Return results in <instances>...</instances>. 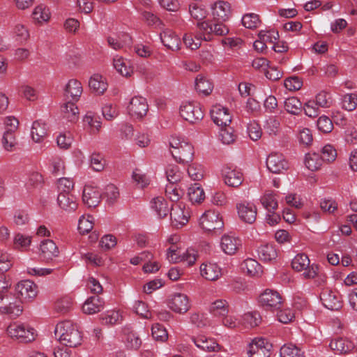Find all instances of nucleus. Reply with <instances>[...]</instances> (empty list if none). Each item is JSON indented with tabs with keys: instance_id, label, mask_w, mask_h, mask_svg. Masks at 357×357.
<instances>
[{
	"instance_id": "obj_1",
	"label": "nucleus",
	"mask_w": 357,
	"mask_h": 357,
	"mask_svg": "<svg viewBox=\"0 0 357 357\" xmlns=\"http://www.w3.org/2000/svg\"><path fill=\"white\" fill-rule=\"evenodd\" d=\"M55 337L62 344L76 347L82 342V335L77 326L70 321L58 323L54 329Z\"/></svg>"
},
{
	"instance_id": "obj_2",
	"label": "nucleus",
	"mask_w": 357,
	"mask_h": 357,
	"mask_svg": "<svg viewBox=\"0 0 357 357\" xmlns=\"http://www.w3.org/2000/svg\"><path fill=\"white\" fill-rule=\"evenodd\" d=\"M9 337L20 342H30L36 337V330L25 323L13 322L6 328Z\"/></svg>"
},
{
	"instance_id": "obj_3",
	"label": "nucleus",
	"mask_w": 357,
	"mask_h": 357,
	"mask_svg": "<svg viewBox=\"0 0 357 357\" xmlns=\"http://www.w3.org/2000/svg\"><path fill=\"white\" fill-rule=\"evenodd\" d=\"M23 311L22 301L11 293L0 296V314L15 319Z\"/></svg>"
},
{
	"instance_id": "obj_4",
	"label": "nucleus",
	"mask_w": 357,
	"mask_h": 357,
	"mask_svg": "<svg viewBox=\"0 0 357 357\" xmlns=\"http://www.w3.org/2000/svg\"><path fill=\"white\" fill-rule=\"evenodd\" d=\"M222 22H217L212 24L209 21L198 22L197 28L200 30L204 40L209 41L214 35L223 36L229 33V29Z\"/></svg>"
},
{
	"instance_id": "obj_5",
	"label": "nucleus",
	"mask_w": 357,
	"mask_h": 357,
	"mask_svg": "<svg viewBox=\"0 0 357 357\" xmlns=\"http://www.w3.org/2000/svg\"><path fill=\"white\" fill-rule=\"evenodd\" d=\"M293 269L297 271H305L303 275L305 278H314L317 275L318 266L315 264L310 265V259L305 254L296 255L291 261Z\"/></svg>"
},
{
	"instance_id": "obj_6",
	"label": "nucleus",
	"mask_w": 357,
	"mask_h": 357,
	"mask_svg": "<svg viewBox=\"0 0 357 357\" xmlns=\"http://www.w3.org/2000/svg\"><path fill=\"white\" fill-rule=\"evenodd\" d=\"M272 344L265 338L255 337L248 345V357H270Z\"/></svg>"
},
{
	"instance_id": "obj_7",
	"label": "nucleus",
	"mask_w": 357,
	"mask_h": 357,
	"mask_svg": "<svg viewBox=\"0 0 357 357\" xmlns=\"http://www.w3.org/2000/svg\"><path fill=\"white\" fill-rule=\"evenodd\" d=\"M180 115L185 121L195 123L203 119L204 112L199 103L185 102L180 106Z\"/></svg>"
},
{
	"instance_id": "obj_8",
	"label": "nucleus",
	"mask_w": 357,
	"mask_h": 357,
	"mask_svg": "<svg viewBox=\"0 0 357 357\" xmlns=\"http://www.w3.org/2000/svg\"><path fill=\"white\" fill-rule=\"evenodd\" d=\"M260 304L267 310H278L282 306V297L275 290L266 289L259 296Z\"/></svg>"
},
{
	"instance_id": "obj_9",
	"label": "nucleus",
	"mask_w": 357,
	"mask_h": 357,
	"mask_svg": "<svg viewBox=\"0 0 357 357\" xmlns=\"http://www.w3.org/2000/svg\"><path fill=\"white\" fill-rule=\"evenodd\" d=\"M15 291L22 302L31 301L38 294V287L33 282L25 280L17 284Z\"/></svg>"
},
{
	"instance_id": "obj_10",
	"label": "nucleus",
	"mask_w": 357,
	"mask_h": 357,
	"mask_svg": "<svg viewBox=\"0 0 357 357\" xmlns=\"http://www.w3.org/2000/svg\"><path fill=\"white\" fill-rule=\"evenodd\" d=\"M199 223L202 229L208 231L219 230L224 225L219 214L213 211H206L200 218Z\"/></svg>"
},
{
	"instance_id": "obj_11",
	"label": "nucleus",
	"mask_w": 357,
	"mask_h": 357,
	"mask_svg": "<svg viewBox=\"0 0 357 357\" xmlns=\"http://www.w3.org/2000/svg\"><path fill=\"white\" fill-rule=\"evenodd\" d=\"M266 164L267 169L273 174H281L289 168V163L284 156L278 152L270 153Z\"/></svg>"
},
{
	"instance_id": "obj_12",
	"label": "nucleus",
	"mask_w": 357,
	"mask_h": 357,
	"mask_svg": "<svg viewBox=\"0 0 357 357\" xmlns=\"http://www.w3.org/2000/svg\"><path fill=\"white\" fill-rule=\"evenodd\" d=\"M221 174L225 183L229 187L238 188L243 181V173L236 167L225 166Z\"/></svg>"
},
{
	"instance_id": "obj_13",
	"label": "nucleus",
	"mask_w": 357,
	"mask_h": 357,
	"mask_svg": "<svg viewBox=\"0 0 357 357\" xmlns=\"http://www.w3.org/2000/svg\"><path fill=\"white\" fill-rule=\"evenodd\" d=\"M148 109L146 100L140 96H134L128 107L129 114L137 119H142L146 114Z\"/></svg>"
},
{
	"instance_id": "obj_14",
	"label": "nucleus",
	"mask_w": 357,
	"mask_h": 357,
	"mask_svg": "<svg viewBox=\"0 0 357 357\" xmlns=\"http://www.w3.org/2000/svg\"><path fill=\"white\" fill-rule=\"evenodd\" d=\"M172 223L175 227H181L188 222L189 211L182 204H174L170 212Z\"/></svg>"
},
{
	"instance_id": "obj_15",
	"label": "nucleus",
	"mask_w": 357,
	"mask_h": 357,
	"mask_svg": "<svg viewBox=\"0 0 357 357\" xmlns=\"http://www.w3.org/2000/svg\"><path fill=\"white\" fill-rule=\"evenodd\" d=\"M239 218L245 223L252 224L257 217V207L250 202H241L236 205Z\"/></svg>"
},
{
	"instance_id": "obj_16",
	"label": "nucleus",
	"mask_w": 357,
	"mask_h": 357,
	"mask_svg": "<svg viewBox=\"0 0 357 357\" xmlns=\"http://www.w3.org/2000/svg\"><path fill=\"white\" fill-rule=\"evenodd\" d=\"M329 347L335 354H347L356 348L354 342L346 337L332 339L329 343Z\"/></svg>"
},
{
	"instance_id": "obj_17",
	"label": "nucleus",
	"mask_w": 357,
	"mask_h": 357,
	"mask_svg": "<svg viewBox=\"0 0 357 357\" xmlns=\"http://www.w3.org/2000/svg\"><path fill=\"white\" fill-rule=\"evenodd\" d=\"M211 13L214 20L225 22L231 15L230 4L224 1H218L211 6Z\"/></svg>"
},
{
	"instance_id": "obj_18",
	"label": "nucleus",
	"mask_w": 357,
	"mask_h": 357,
	"mask_svg": "<svg viewBox=\"0 0 357 357\" xmlns=\"http://www.w3.org/2000/svg\"><path fill=\"white\" fill-rule=\"evenodd\" d=\"M211 116L213 122L221 128L229 126L231 121L228 109L221 105L213 106L211 110Z\"/></svg>"
},
{
	"instance_id": "obj_19",
	"label": "nucleus",
	"mask_w": 357,
	"mask_h": 357,
	"mask_svg": "<svg viewBox=\"0 0 357 357\" xmlns=\"http://www.w3.org/2000/svg\"><path fill=\"white\" fill-rule=\"evenodd\" d=\"M320 298L323 305L331 310H337L342 307L339 294L331 289H324L321 293Z\"/></svg>"
},
{
	"instance_id": "obj_20",
	"label": "nucleus",
	"mask_w": 357,
	"mask_h": 357,
	"mask_svg": "<svg viewBox=\"0 0 357 357\" xmlns=\"http://www.w3.org/2000/svg\"><path fill=\"white\" fill-rule=\"evenodd\" d=\"M57 204L62 211L68 213L75 212L78 208L77 198L73 193L58 194Z\"/></svg>"
},
{
	"instance_id": "obj_21",
	"label": "nucleus",
	"mask_w": 357,
	"mask_h": 357,
	"mask_svg": "<svg viewBox=\"0 0 357 357\" xmlns=\"http://www.w3.org/2000/svg\"><path fill=\"white\" fill-rule=\"evenodd\" d=\"M169 307L175 312L185 313L190 307L188 297L183 294H175L169 301Z\"/></svg>"
},
{
	"instance_id": "obj_22",
	"label": "nucleus",
	"mask_w": 357,
	"mask_h": 357,
	"mask_svg": "<svg viewBox=\"0 0 357 357\" xmlns=\"http://www.w3.org/2000/svg\"><path fill=\"white\" fill-rule=\"evenodd\" d=\"M101 196L98 188L86 185L83 190L82 200L89 207H96L99 204Z\"/></svg>"
},
{
	"instance_id": "obj_23",
	"label": "nucleus",
	"mask_w": 357,
	"mask_h": 357,
	"mask_svg": "<svg viewBox=\"0 0 357 357\" xmlns=\"http://www.w3.org/2000/svg\"><path fill=\"white\" fill-rule=\"evenodd\" d=\"M82 83L76 79H70L64 88V96L70 101L77 102L82 93Z\"/></svg>"
},
{
	"instance_id": "obj_24",
	"label": "nucleus",
	"mask_w": 357,
	"mask_h": 357,
	"mask_svg": "<svg viewBox=\"0 0 357 357\" xmlns=\"http://www.w3.org/2000/svg\"><path fill=\"white\" fill-rule=\"evenodd\" d=\"M171 153L176 161L181 163L189 162L193 158L194 149L190 143H183L180 149L171 150Z\"/></svg>"
},
{
	"instance_id": "obj_25",
	"label": "nucleus",
	"mask_w": 357,
	"mask_h": 357,
	"mask_svg": "<svg viewBox=\"0 0 357 357\" xmlns=\"http://www.w3.org/2000/svg\"><path fill=\"white\" fill-rule=\"evenodd\" d=\"M192 340L197 347L206 351L215 352L220 349V345L212 338H208L204 335L192 337Z\"/></svg>"
},
{
	"instance_id": "obj_26",
	"label": "nucleus",
	"mask_w": 357,
	"mask_h": 357,
	"mask_svg": "<svg viewBox=\"0 0 357 357\" xmlns=\"http://www.w3.org/2000/svg\"><path fill=\"white\" fill-rule=\"evenodd\" d=\"M105 305L104 300L98 296L88 298L82 305L84 314H93L100 312Z\"/></svg>"
},
{
	"instance_id": "obj_27",
	"label": "nucleus",
	"mask_w": 357,
	"mask_h": 357,
	"mask_svg": "<svg viewBox=\"0 0 357 357\" xmlns=\"http://www.w3.org/2000/svg\"><path fill=\"white\" fill-rule=\"evenodd\" d=\"M160 39L163 45L172 51H176L180 49V38L172 30H165L160 33Z\"/></svg>"
},
{
	"instance_id": "obj_28",
	"label": "nucleus",
	"mask_w": 357,
	"mask_h": 357,
	"mask_svg": "<svg viewBox=\"0 0 357 357\" xmlns=\"http://www.w3.org/2000/svg\"><path fill=\"white\" fill-rule=\"evenodd\" d=\"M241 245V240L233 236L224 235L221 238L220 247L227 255H234Z\"/></svg>"
},
{
	"instance_id": "obj_29",
	"label": "nucleus",
	"mask_w": 357,
	"mask_h": 357,
	"mask_svg": "<svg viewBox=\"0 0 357 357\" xmlns=\"http://www.w3.org/2000/svg\"><path fill=\"white\" fill-rule=\"evenodd\" d=\"M200 273L203 278L211 281L218 280L222 275L221 268L215 263L202 264Z\"/></svg>"
},
{
	"instance_id": "obj_30",
	"label": "nucleus",
	"mask_w": 357,
	"mask_h": 357,
	"mask_svg": "<svg viewBox=\"0 0 357 357\" xmlns=\"http://www.w3.org/2000/svg\"><path fill=\"white\" fill-rule=\"evenodd\" d=\"M40 256L46 259H52L57 257L59 251L58 247L52 240L46 239L40 245Z\"/></svg>"
},
{
	"instance_id": "obj_31",
	"label": "nucleus",
	"mask_w": 357,
	"mask_h": 357,
	"mask_svg": "<svg viewBox=\"0 0 357 357\" xmlns=\"http://www.w3.org/2000/svg\"><path fill=\"white\" fill-rule=\"evenodd\" d=\"M89 86L93 93L101 95L107 90V83L102 75L95 74L89 79Z\"/></svg>"
},
{
	"instance_id": "obj_32",
	"label": "nucleus",
	"mask_w": 357,
	"mask_h": 357,
	"mask_svg": "<svg viewBox=\"0 0 357 357\" xmlns=\"http://www.w3.org/2000/svg\"><path fill=\"white\" fill-rule=\"evenodd\" d=\"M169 257H171V263L177 264L183 262L186 264L188 266H192L197 260V252L192 248H188L176 257H173L171 255H169Z\"/></svg>"
},
{
	"instance_id": "obj_33",
	"label": "nucleus",
	"mask_w": 357,
	"mask_h": 357,
	"mask_svg": "<svg viewBox=\"0 0 357 357\" xmlns=\"http://www.w3.org/2000/svg\"><path fill=\"white\" fill-rule=\"evenodd\" d=\"M113 66L122 76L130 77L133 73V69L130 66V62L121 56L116 55L114 57Z\"/></svg>"
},
{
	"instance_id": "obj_34",
	"label": "nucleus",
	"mask_w": 357,
	"mask_h": 357,
	"mask_svg": "<svg viewBox=\"0 0 357 357\" xmlns=\"http://www.w3.org/2000/svg\"><path fill=\"white\" fill-rule=\"evenodd\" d=\"M195 89L204 96L209 95L213 89V83L202 75H198L195 79Z\"/></svg>"
},
{
	"instance_id": "obj_35",
	"label": "nucleus",
	"mask_w": 357,
	"mask_h": 357,
	"mask_svg": "<svg viewBox=\"0 0 357 357\" xmlns=\"http://www.w3.org/2000/svg\"><path fill=\"white\" fill-rule=\"evenodd\" d=\"M12 33L15 40L20 43L27 41L30 36L27 27L20 22L13 24Z\"/></svg>"
},
{
	"instance_id": "obj_36",
	"label": "nucleus",
	"mask_w": 357,
	"mask_h": 357,
	"mask_svg": "<svg viewBox=\"0 0 357 357\" xmlns=\"http://www.w3.org/2000/svg\"><path fill=\"white\" fill-rule=\"evenodd\" d=\"M75 102H76L68 101L64 103L61 107L63 117L70 122H75L78 119L79 109Z\"/></svg>"
},
{
	"instance_id": "obj_37",
	"label": "nucleus",
	"mask_w": 357,
	"mask_h": 357,
	"mask_svg": "<svg viewBox=\"0 0 357 357\" xmlns=\"http://www.w3.org/2000/svg\"><path fill=\"white\" fill-rule=\"evenodd\" d=\"M241 267L244 272L251 276H259L262 273L261 265L257 261L251 258L244 260Z\"/></svg>"
},
{
	"instance_id": "obj_38",
	"label": "nucleus",
	"mask_w": 357,
	"mask_h": 357,
	"mask_svg": "<svg viewBox=\"0 0 357 357\" xmlns=\"http://www.w3.org/2000/svg\"><path fill=\"white\" fill-rule=\"evenodd\" d=\"M151 207L155 210L156 214L160 218L166 217L169 212L167 202L162 197L154 198L151 202Z\"/></svg>"
},
{
	"instance_id": "obj_39",
	"label": "nucleus",
	"mask_w": 357,
	"mask_h": 357,
	"mask_svg": "<svg viewBox=\"0 0 357 357\" xmlns=\"http://www.w3.org/2000/svg\"><path fill=\"white\" fill-rule=\"evenodd\" d=\"M258 255L261 260L264 261H270L275 259L278 257V252L275 247L270 244L261 245L258 250Z\"/></svg>"
},
{
	"instance_id": "obj_40",
	"label": "nucleus",
	"mask_w": 357,
	"mask_h": 357,
	"mask_svg": "<svg viewBox=\"0 0 357 357\" xmlns=\"http://www.w3.org/2000/svg\"><path fill=\"white\" fill-rule=\"evenodd\" d=\"M280 357H305L304 351L291 343L284 344L280 348Z\"/></svg>"
},
{
	"instance_id": "obj_41",
	"label": "nucleus",
	"mask_w": 357,
	"mask_h": 357,
	"mask_svg": "<svg viewBox=\"0 0 357 357\" xmlns=\"http://www.w3.org/2000/svg\"><path fill=\"white\" fill-rule=\"evenodd\" d=\"M100 319L102 324L113 326L121 324L123 320V317L119 311L110 310L102 314Z\"/></svg>"
},
{
	"instance_id": "obj_42",
	"label": "nucleus",
	"mask_w": 357,
	"mask_h": 357,
	"mask_svg": "<svg viewBox=\"0 0 357 357\" xmlns=\"http://www.w3.org/2000/svg\"><path fill=\"white\" fill-rule=\"evenodd\" d=\"M188 196L191 202L199 203L205 198L204 190L199 183H194L188 190Z\"/></svg>"
},
{
	"instance_id": "obj_43",
	"label": "nucleus",
	"mask_w": 357,
	"mask_h": 357,
	"mask_svg": "<svg viewBox=\"0 0 357 357\" xmlns=\"http://www.w3.org/2000/svg\"><path fill=\"white\" fill-rule=\"evenodd\" d=\"M47 134V128L45 123L38 121L33 123L31 135L32 139L36 142H40Z\"/></svg>"
},
{
	"instance_id": "obj_44",
	"label": "nucleus",
	"mask_w": 357,
	"mask_h": 357,
	"mask_svg": "<svg viewBox=\"0 0 357 357\" xmlns=\"http://www.w3.org/2000/svg\"><path fill=\"white\" fill-rule=\"evenodd\" d=\"M210 312L216 316H226L229 312V304L226 300L220 299L213 302Z\"/></svg>"
},
{
	"instance_id": "obj_45",
	"label": "nucleus",
	"mask_w": 357,
	"mask_h": 357,
	"mask_svg": "<svg viewBox=\"0 0 357 357\" xmlns=\"http://www.w3.org/2000/svg\"><path fill=\"white\" fill-rule=\"evenodd\" d=\"M284 109L289 114L297 115L301 112L302 103L296 97H289L284 101Z\"/></svg>"
},
{
	"instance_id": "obj_46",
	"label": "nucleus",
	"mask_w": 357,
	"mask_h": 357,
	"mask_svg": "<svg viewBox=\"0 0 357 357\" xmlns=\"http://www.w3.org/2000/svg\"><path fill=\"white\" fill-rule=\"evenodd\" d=\"M32 15L35 22L41 24L49 20L50 17V13L48 8L40 4L34 8Z\"/></svg>"
},
{
	"instance_id": "obj_47",
	"label": "nucleus",
	"mask_w": 357,
	"mask_h": 357,
	"mask_svg": "<svg viewBox=\"0 0 357 357\" xmlns=\"http://www.w3.org/2000/svg\"><path fill=\"white\" fill-rule=\"evenodd\" d=\"M305 165L310 171H317L322 165V159L318 153H308L305 158Z\"/></svg>"
},
{
	"instance_id": "obj_48",
	"label": "nucleus",
	"mask_w": 357,
	"mask_h": 357,
	"mask_svg": "<svg viewBox=\"0 0 357 357\" xmlns=\"http://www.w3.org/2000/svg\"><path fill=\"white\" fill-rule=\"evenodd\" d=\"M189 13L191 17L197 21H202L207 16V10L206 8L195 3L189 5Z\"/></svg>"
},
{
	"instance_id": "obj_49",
	"label": "nucleus",
	"mask_w": 357,
	"mask_h": 357,
	"mask_svg": "<svg viewBox=\"0 0 357 357\" xmlns=\"http://www.w3.org/2000/svg\"><path fill=\"white\" fill-rule=\"evenodd\" d=\"M261 204L268 211H275L278 207V200L273 193L264 194L260 199Z\"/></svg>"
},
{
	"instance_id": "obj_50",
	"label": "nucleus",
	"mask_w": 357,
	"mask_h": 357,
	"mask_svg": "<svg viewBox=\"0 0 357 357\" xmlns=\"http://www.w3.org/2000/svg\"><path fill=\"white\" fill-rule=\"evenodd\" d=\"M317 105L322 108H328L333 104V99L331 93L326 91L322 90L319 92L315 96V100H314Z\"/></svg>"
},
{
	"instance_id": "obj_51",
	"label": "nucleus",
	"mask_w": 357,
	"mask_h": 357,
	"mask_svg": "<svg viewBox=\"0 0 357 357\" xmlns=\"http://www.w3.org/2000/svg\"><path fill=\"white\" fill-rule=\"evenodd\" d=\"M1 144L4 150L9 152L13 151L17 146L15 132L5 131L2 137Z\"/></svg>"
},
{
	"instance_id": "obj_52",
	"label": "nucleus",
	"mask_w": 357,
	"mask_h": 357,
	"mask_svg": "<svg viewBox=\"0 0 357 357\" xmlns=\"http://www.w3.org/2000/svg\"><path fill=\"white\" fill-rule=\"evenodd\" d=\"M94 218L93 216L88 215L87 216L82 215L78 222V229L82 234H87L93 227Z\"/></svg>"
},
{
	"instance_id": "obj_53",
	"label": "nucleus",
	"mask_w": 357,
	"mask_h": 357,
	"mask_svg": "<svg viewBox=\"0 0 357 357\" xmlns=\"http://www.w3.org/2000/svg\"><path fill=\"white\" fill-rule=\"evenodd\" d=\"M265 131L270 135H276L280 128V122L275 116H271L267 119L264 126Z\"/></svg>"
},
{
	"instance_id": "obj_54",
	"label": "nucleus",
	"mask_w": 357,
	"mask_h": 357,
	"mask_svg": "<svg viewBox=\"0 0 357 357\" xmlns=\"http://www.w3.org/2000/svg\"><path fill=\"white\" fill-rule=\"evenodd\" d=\"M166 176L169 183H177L181 179L182 173L177 165H169L166 169Z\"/></svg>"
},
{
	"instance_id": "obj_55",
	"label": "nucleus",
	"mask_w": 357,
	"mask_h": 357,
	"mask_svg": "<svg viewBox=\"0 0 357 357\" xmlns=\"http://www.w3.org/2000/svg\"><path fill=\"white\" fill-rule=\"evenodd\" d=\"M104 196L108 204H114L119 197L118 188L114 184H109L105 188Z\"/></svg>"
},
{
	"instance_id": "obj_56",
	"label": "nucleus",
	"mask_w": 357,
	"mask_h": 357,
	"mask_svg": "<svg viewBox=\"0 0 357 357\" xmlns=\"http://www.w3.org/2000/svg\"><path fill=\"white\" fill-rule=\"evenodd\" d=\"M219 137L223 144H230L236 139L234 129L229 126L222 127L219 131Z\"/></svg>"
},
{
	"instance_id": "obj_57",
	"label": "nucleus",
	"mask_w": 357,
	"mask_h": 357,
	"mask_svg": "<svg viewBox=\"0 0 357 357\" xmlns=\"http://www.w3.org/2000/svg\"><path fill=\"white\" fill-rule=\"evenodd\" d=\"M204 40L202 36L200 30L197 29V32L195 36V38L191 35H185L183 37V42L185 45L191 50H197L201 46V41Z\"/></svg>"
},
{
	"instance_id": "obj_58",
	"label": "nucleus",
	"mask_w": 357,
	"mask_h": 357,
	"mask_svg": "<svg viewBox=\"0 0 357 357\" xmlns=\"http://www.w3.org/2000/svg\"><path fill=\"white\" fill-rule=\"evenodd\" d=\"M242 24L247 29H255L257 28L259 24L260 20L259 15L255 13H248L243 16Z\"/></svg>"
},
{
	"instance_id": "obj_59",
	"label": "nucleus",
	"mask_w": 357,
	"mask_h": 357,
	"mask_svg": "<svg viewBox=\"0 0 357 357\" xmlns=\"http://www.w3.org/2000/svg\"><path fill=\"white\" fill-rule=\"evenodd\" d=\"M133 311L144 319H151L150 312L147 305L142 301H135L132 305Z\"/></svg>"
},
{
	"instance_id": "obj_60",
	"label": "nucleus",
	"mask_w": 357,
	"mask_h": 357,
	"mask_svg": "<svg viewBox=\"0 0 357 357\" xmlns=\"http://www.w3.org/2000/svg\"><path fill=\"white\" fill-rule=\"evenodd\" d=\"M83 122L85 125H88L90 128H94L96 131L101 127L100 117L92 112H86L83 119Z\"/></svg>"
},
{
	"instance_id": "obj_61",
	"label": "nucleus",
	"mask_w": 357,
	"mask_h": 357,
	"mask_svg": "<svg viewBox=\"0 0 357 357\" xmlns=\"http://www.w3.org/2000/svg\"><path fill=\"white\" fill-rule=\"evenodd\" d=\"M153 337L158 341L165 342L168 338L166 328L160 324H155L151 328Z\"/></svg>"
},
{
	"instance_id": "obj_62",
	"label": "nucleus",
	"mask_w": 357,
	"mask_h": 357,
	"mask_svg": "<svg viewBox=\"0 0 357 357\" xmlns=\"http://www.w3.org/2000/svg\"><path fill=\"white\" fill-rule=\"evenodd\" d=\"M74 182L69 178H60L58 181V194L73 193Z\"/></svg>"
},
{
	"instance_id": "obj_63",
	"label": "nucleus",
	"mask_w": 357,
	"mask_h": 357,
	"mask_svg": "<svg viewBox=\"0 0 357 357\" xmlns=\"http://www.w3.org/2000/svg\"><path fill=\"white\" fill-rule=\"evenodd\" d=\"M357 107L356 93H347L342 99V107L347 111H353Z\"/></svg>"
},
{
	"instance_id": "obj_64",
	"label": "nucleus",
	"mask_w": 357,
	"mask_h": 357,
	"mask_svg": "<svg viewBox=\"0 0 357 357\" xmlns=\"http://www.w3.org/2000/svg\"><path fill=\"white\" fill-rule=\"evenodd\" d=\"M317 126L319 131L324 133L331 132L333 128L332 121L327 116H320L317 121Z\"/></svg>"
}]
</instances>
